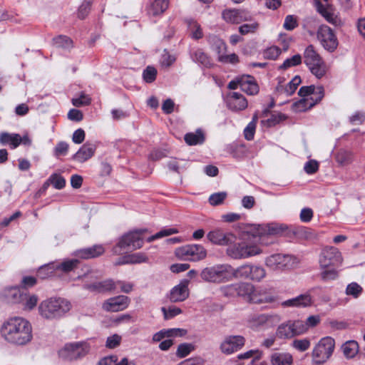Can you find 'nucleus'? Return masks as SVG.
<instances>
[{
  "mask_svg": "<svg viewBox=\"0 0 365 365\" xmlns=\"http://www.w3.org/2000/svg\"><path fill=\"white\" fill-rule=\"evenodd\" d=\"M274 301L273 296L264 290L256 289L254 287V292L251 294L249 302L255 304L269 303Z\"/></svg>",
  "mask_w": 365,
  "mask_h": 365,
  "instance_id": "28",
  "label": "nucleus"
},
{
  "mask_svg": "<svg viewBox=\"0 0 365 365\" xmlns=\"http://www.w3.org/2000/svg\"><path fill=\"white\" fill-rule=\"evenodd\" d=\"M287 323L290 326L294 337L302 335L307 332V327L304 324V321L301 319H290L287 321Z\"/></svg>",
  "mask_w": 365,
  "mask_h": 365,
  "instance_id": "35",
  "label": "nucleus"
},
{
  "mask_svg": "<svg viewBox=\"0 0 365 365\" xmlns=\"http://www.w3.org/2000/svg\"><path fill=\"white\" fill-rule=\"evenodd\" d=\"M20 135L10 134L3 133L0 135V142L1 144H10L12 148H16L19 145Z\"/></svg>",
  "mask_w": 365,
  "mask_h": 365,
  "instance_id": "38",
  "label": "nucleus"
},
{
  "mask_svg": "<svg viewBox=\"0 0 365 365\" xmlns=\"http://www.w3.org/2000/svg\"><path fill=\"white\" fill-rule=\"evenodd\" d=\"M317 11L329 23L334 25H338L340 20L332 12V9L328 5H323L320 1L316 4Z\"/></svg>",
  "mask_w": 365,
  "mask_h": 365,
  "instance_id": "25",
  "label": "nucleus"
},
{
  "mask_svg": "<svg viewBox=\"0 0 365 365\" xmlns=\"http://www.w3.org/2000/svg\"><path fill=\"white\" fill-rule=\"evenodd\" d=\"M21 302H24L25 309L31 310L36 306L38 297L36 295H27L24 294Z\"/></svg>",
  "mask_w": 365,
  "mask_h": 365,
  "instance_id": "44",
  "label": "nucleus"
},
{
  "mask_svg": "<svg viewBox=\"0 0 365 365\" xmlns=\"http://www.w3.org/2000/svg\"><path fill=\"white\" fill-rule=\"evenodd\" d=\"M261 356V352L258 349H252L247 351L243 354H240L237 356V359L240 360L247 359L250 358H254L253 360L256 361L259 359Z\"/></svg>",
  "mask_w": 365,
  "mask_h": 365,
  "instance_id": "55",
  "label": "nucleus"
},
{
  "mask_svg": "<svg viewBox=\"0 0 365 365\" xmlns=\"http://www.w3.org/2000/svg\"><path fill=\"white\" fill-rule=\"evenodd\" d=\"M221 294L226 297H237V286L236 283L230 284L222 286L220 288Z\"/></svg>",
  "mask_w": 365,
  "mask_h": 365,
  "instance_id": "47",
  "label": "nucleus"
},
{
  "mask_svg": "<svg viewBox=\"0 0 365 365\" xmlns=\"http://www.w3.org/2000/svg\"><path fill=\"white\" fill-rule=\"evenodd\" d=\"M237 297L243 298L245 300L250 302L251 294L254 292V285L249 282H237Z\"/></svg>",
  "mask_w": 365,
  "mask_h": 365,
  "instance_id": "33",
  "label": "nucleus"
},
{
  "mask_svg": "<svg viewBox=\"0 0 365 365\" xmlns=\"http://www.w3.org/2000/svg\"><path fill=\"white\" fill-rule=\"evenodd\" d=\"M341 349L346 358L352 359L359 352V344L356 341L350 340L342 345Z\"/></svg>",
  "mask_w": 365,
  "mask_h": 365,
  "instance_id": "34",
  "label": "nucleus"
},
{
  "mask_svg": "<svg viewBox=\"0 0 365 365\" xmlns=\"http://www.w3.org/2000/svg\"><path fill=\"white\" fill-rule=\"evenodd\" d=\"M261 236V230H211L207 234L212 244L228 245L227 255L236 259L260 255Z\"/></svg>",
  "mask_w": 365,
  "mask_h": 365,
  "instance_id": "1",
  "label": "nucleus"
},
{
  "mask_svg": "<svg viewBox=\"0 0 365 365\" xmlns=\"http://www.w3.org/2000/svg\"><path fill=\"white\" fill-rule=\"evenodd\" d=\"M310 340L307 338L302 339H294L292 343V346L299 351H305L310 346Z\"/></svg>",
  "mask_w": 365,
  "mask_h": 365,
  "instance_id": "46",
  "label": "nucleus"
},
{
  "mask_svg": "<svg viewBox=\"0 0 365 365\" xmlns=\"http://www.w3.org/2000/svg\"><path fill=\"white\" fill-rule=\"evenodd\" d=\"M53 43L57 47H62L64 48H71L72 46V41L67 36H59L53 38Z\"/></svg>",
  "mask_w": 365,
  "mask_h": 365,
  "instance_id": "51",
  "label": "nucleus"
},
{
  "mask_svg": "<svg viewBox=\"0 0 365 365\" xmlns=\"http://www.w3.org/2000/svg\"><path fill=\"white\" fill-rule=\"evenodd\" d=\"M298 26L297 18L293 15L286 16L284 22V28L287 31H292Z\"/></svg>",
  "mask_w": 365,
  "mask_h": 365,
  "instance_id": "57",
  "label": "nucleus"
},
{
  "mask_svg": "<svg viewBox=\"0 0 365 365\" xmlns=\"http://www.w3.org/2000/svg\"><path fill=\"white\" fill-rule=\"evenodd\" d=\"M192 60L205 67L211 65L210 59L201 49L194 51L191 56Z\"/></svg>",
  "mask_w": 365,
  "mask_h": 365,
  "instance_id": "40",
  "label": "nucleus"
},
{
  "mask_svg": "<svg viewBox=\"0 0 365 365\" xmlns=\"http://www.w3.org/2000/svg\"><path fill=\"white\" fill-rule=\"evenodd\" d=\"M195 349V346L190 343L180 344L177 349L176 355L180 358H184Z\"/></svg>",
  "mask_w": 365,
  "mask_h": 365,
  "instance_id": "43",
  "label": "nucleus"
},
{
  "mask_svg": "<svg viewBox=\"0 0 365 365\" xmlns=\"http://www.w3.org/2000/svg\"><path fill=\"white\" fill-rule=\"evenodd\" d=\"M281 52L282 50L279 47L276 46H272L264 50L263 56L264 58L269 60H275L281 54Z\"/></svg>",
  "mask_w": 365,
  "mask_h": 365,
  "instance_id": "49",
  "label": "nucleus"
},
{
  "mask_svg": "<svg viewBox=\"0 0 365 365\" xmlns=\"http://www.w3.org/2000/svg\"><path fill=\"white\" fill-rule=\"evenodd\" d=\"M281 321V317L277 314H254L249 316L247 324L253 330L262 327H272Z\"/></svg>",
  "mask_w": 365,
  "mask_h": 365,
  "instance_id": "14",
  "label": "nucleus"
},
{
  "mask_svg": "<svg viewBox=\"0 0 365 365\" xmlns=\"http://www.w3.org/2000/svg\"><path fill=\"white\" fill-rule=\"evenodd\" d=\"M96 148L93 145L86 143L73 155V158L80 163L90 159L95 153Z\"/></svg>",
  "mask_w": 365,
  "mask_h": 365,
  "instance_id": "26",
  "label": "nucleus"
},
{
  "mask_svg": "<svg viewBox=\"0 0 365 365\" xmlns=\"http://www.w3.org/2000/svg\"><path fill=\"white\" fill-rule=\"evenodd\" d=\"M91 3L90 1H84L80 6L78 11V16L81 19H85L91 9Z\"/></svg>",
  "mask_w": 365,
  "mask_h": 365,
  "instance_id": "56",
  "label": "nucleus"
},
{
  "mask_svg": "<svg viewBox=\"0 0 365 365\" xmlns=\"http://www.w3.org/2000/svg\"><path fill=\"white\" fill-rule=\"evenodd\" d=\"M68 144L66 142H59L54 148V154L56 156L65 155L68 150Z\"/></svg>",
  "mask_w": 365,
  "mask_h": 365,
  "instance_id": "63",
  "label": "nucleus"
},
{
  "mask_svg": "<svg viewBox=\"0 0 365 365\" xmlns=\"http://www.w3.org/2000/svg\"><path fill=\"white\" fill-rule=\"evenodd\" d=\"M48 181H50L51 184L58 190H61L66 185V180L61 175L54 173L52 174L49 178Z\"/></svg>",
  "mask_w": 365,
  "mask_h": 365,
  "instance_id": "45",
  "label": "nucleus"
},
{
  "mask_svg": "<svg viewBox=\"0 0 365 365\" xmlns=\"http://www.w3.org/2000/svg\"><path fill=\"white\" fill-rule=\"evenodd\" d=\"M227 196L226 192H217L211 195L209 197V202L212 205H218L221 204Z\"/></svg>",
  "mask_w": 365,
  "mask_h": 365,
  "instance_id": "58",
  "label": "nucleus"
},
{
  "mask_svg": "<svg viewBox=\"0 0 365 365\" xmlns=\"http://www.w3.org/2000/svg\"><path fill=\"white\" fill-rule=\"evenodd\" d=\"M1 336L9 343L23 346L33 338L31 323L22 317H12L6 321L0 329Z\"/></svg>",
  "mask_w": 365,
  "mask_h": 365,
  "instance_id": "2",
  "label": "nucleus"
},
{
  "mask_svg": "<svg viewBox=\"0 0 365 365\" xmlns=\"http://www.w3.org/2000/svg\"><path fill=\"white\" fill-rule=\"evenodd\" d=\"M302 59L300 54H296L291 58H287L279 68L286 70L290 67L296 66L302 63Z\"/></svg>",
  "mask_w": 365,
  "mask_h": 365,
  "instance_id": "42",
  "label": "nucleus"
},
{
  "mask_svg": "<svg viewBox=\"0 0 365 365\" xmlns=\"http://www.w3.org/2000/svg\"><path fill=\"white\" fill-rule=\"evenodd\" d=\"M349 120L352 125H361L365 121V113L363 111H356L349 116Z\"/></svg>",
  "mask_w": 365,
  "mask_h": 365,
  "instance_id": "52",
  "label": "nucleus"
},
{
  "mask_svg": "<svg viewBox=\"0 0 365 365\" xmlns=\"http://www.w3.org/2000/svg\"><path fill=\"white\" fill-rule=\"evenodd\" d=\"M168 8V0H155L148 7L147 11L150 16L162 14Z\"/></svg>",
  "mask_w": 365,
  "mask_h": 365,
  "instance_id": "31",
  "label": "nucleus"
},
{
  "mask_svg": "<svg viewBox=\"0 0 365 365\" xmlns=\"http://www.w3.org/2000/svg\"><path fill=\"white\" fill-rule=\"evenodd\" d=\"M301 82L300 76H296L284 88L282 86L277 87V90L283 91L287 96H291L294 93Z\"/></svg>",
  "mask_w": 365,
  "mask_h": 365,
  "instance_id": "39",
  "label": "nucleus"
},
{
  "mask_svg": "<svg viewBox=\"0 0 365 365\" xmlns=\"http://www.w3.org/2000/svg\"><path fill=\"white\" fill-rule=\"evenodd\" d=\"M162 312L164 314V317L165 319H170L179 314L181 313V309L178 307H169L168 309H166L165 307H162Z\"/></svg>",
  "mask_w": 365,
  "mask_h": 365,
  "instance_id": "64",
  "label": "nucleus"
},
{
  "mask_svg": "<svg viewBox=\"0 0 365 365\" xmlns=\"http://www.w3.org/2000/svg\"><path fill=\"white\" fill-rule=\"evenodd\" d=\"M351 159V154L347 151H340L336 155V161L341 165L350 163Z\"/></svg>",
  "mask_w": 365,
  "mask_h": 365,
  "instance_id": "61",
  "label": "nucleus"
},
{
  "mask_svg": "<svg viewBox=\"0 0 365 365\" xmlns=\"http://www.w3.org/2000/svg\"><path fill=\"white\" fill-rule=\"evenodd\" d=\"M267 275L265 269L257 264H245L234 268V279H245L261 282Z\"/></svg>",
  "mask_w": 365,
  "mask_h": 365,
  "instance_id": "13",
  "label": "nucleus"
},
{
  "mask_svg": "<svg viewBox=\"0 0 365 365\" xmlns=\"http://www.w3.org/2000/svg\"><path fill=\"white\" fill-rule=\"evenodd\" d=\"M121 339L120 335L115 334L107 338L106 346L109 349H114L120 345Z\"/></svg>",
  "mask_w": 365,
  "mask_h": 365,
  "instance_id": "60",
  "label": "nucleus"
},
{
  "mask_svg": "<svg viewBox=\"0 0 365 365\" xmlns=\"http://www.w3.org/2000/svg\"><path fill=\"white\" fill-rule=\"evenodd\" d=\"M222 16L225 21L232 24H240L251 19L249 12L238 9H226L223 11Z\"/></svg>",
  "mask_w": 365,
  "mask_h": 365,
  "instance_id": "21",
  "label": "nucleus"
},
{
  "mask_svg": "<svg viewBox=\"0 0 365 365\" xmlns=\"http://www.w3.org/2000/svg\"><path fill=\"white\" fill-rule=\"evenodd\" d=\"M319 166V163L317 160H310L304 164V170L307 174L312 175L318 171Z\"/></svg>",
  "mask_w": 365,
  "mask_h": 365,
  "instance_id": "59",
  "label": "nucleus"
},
{
  "mask_svg": "<svg viewBox=\"0 0 365 365\" xmlns=\"http://www.w3.org/2000/svg\"><path fill=\"white\" fill-rule=\"evenodd\" d=\"M90 349L91 346L86 341L67 343L58 351V355L66 361H77L85 357Z\"/></svg>",
  "mask_w": 365,
  "mask_h": 365,
  "instance_id": "10",
  "label": "nucleus"
},
{
  "mask_svg": "<svg viewBox=\"0 0 365 365\" xmlns=\"http://www.w3.org/2000/svg\"><path fill=\"white\" fill-rule=\"evenodd\" d=\"M175 255L180 259L199 261L205 258L207 252L201 245H189L177 248Z\"/></svg>",
  "mask_w": 365,
  "mask_h": 365,
  "instance_id": "15",
  "label": "nucleus"
},
{
  "mask_svg": "<svg viewBox=\"0 0 365 365\" xmlns=\"http://www.w3.org/2000/svg\"><path fill=\"white\" fill-rule=\"evenodd\" d=\"M227 106L232 111L245 110L247 107V101L245 96L237 92L229 93L225 98Z\"/></svg>",
  "mask_w": 365,
  "mask_h": 365,
  "instance_id": "19",
  "label": "nucleus"
},
{
  "mask_svg": "<svg viewBox=\"0 0 365 365\" xmlns=\"http://www.w3.org/2000/svg\"><path fill=\"white\" fill-rule=\"evenodd\" d=\"M245 344V339L241 335L226 336L220 345L222 353L230 355L240 350Z\"/></svg>",
  "mask_w": 365,
  "mask_h": 365,
  "instance_id": "16",
  "label": "nucleus"
},
{
  "mask_svg": "<svg viewBox=\"0 0 365 365\" xmlns=\"http://www.w3.org/2000/svg\"><path fill=\"white\" fill-rule=\"evenodd\" d=\"M298 94L302 97V99L296 102L293 107L297 112H302L310 109L321 101L324 96V90L322 86H302L300 88Z\"/></svg>",
  "mask_w": 365,
  "mask_h": 365,
  "instance_id": "6",
  "label": "nucleus"
},
{
  "mask_svg": "<svg viewBox=\"0 0 365 365\" xmlns=\"http://www.w3.org/2000/svg\"><path fill=\"white\" fill-rule=\"evenodd\" d=\"M259 24L257 22L245 24L239 27V32L242 35L254 33L258 29Z\"/></svg>",
  "mask_w": 365,
  "mask_h": 365,
  "instance_id": "53",
  "label": "nucleus"
},
{
  "mask_svg": "<svg viewBox=\"0 0 365 365\" xmlns=\"http://www.w3.org/2000/svg\"><path fill=\"white\" fill-rule=\"evenodd\" d=\"M129 304V299L126 296L120 295L106 300L103 304V309L107 312H119L126 309Z\"/></svg>",
  "mask_w": 365,
  "mask_h": 365,
  "instance_id": "20",
  "label": "nucleus"
},
{
  "mask_svg": "<svg viewBox=\"0 0 365 365\" xmlns=\"http://www.w3.org/2000/svg\"><path fill=\"white\" fill-rule=\"evenodd\" d=\"M255 120L252 119L251 122L247 125V127L244 130L245 138L247 140H251L254 138L255 132Z\"/></svg>",
  "mask_w": 365,
  "mask_h": 365,
  "instance_id": "62",
  "label": "nucleus"
},
{
  "mask_svg": "<svg viewBox=\"0 0 365 365\" xmlns=\"http://www.w3.org/2000/svg\"><path fill=\"white\" fill-rule=\"evenodd\" d=\"M3 297L9 303H19L21 302L24 294L17 287H10L4 291Z\"/></svg>",
  "mask_w": 365,
  "mask_h": 365,
  "instance_id": "32",
  "label": "nucleus"
},
{
  "mask_svg": "<svg viewBox=\"0 0 365 365\" xmlns=\"http://www.w3.org/2000/svg\"><path fill=\"white\" fill-rule=\"evenodd\" d=\"M200 277L207 282L225 283L234 279V267L227 264L207 267L202 270Z\"/></svg>",
  "mask_w": 365,
  "mask_h": 365,
  "instance_id": "7",
  "label": "nucleus"
},
{
  "mask_svg": "<svg viewBox=\"0 0 365 365\" xmlns=\"http://www.w3.org/2000/svg\"><path fill=\"white\" fill-rule=\"evenodd\" d=\"M299 263L298 259L291 255L275 253L267 257L264 264L274 271H285L294 268Z\"/></svg>",
  "mask_w": 365,
  "mask_h": 365,
  "instance_id": "9",
  "label": "nucleus"
},
{
  "mask_svg": "<svg viewBox=\"0 0 365 365\" xmlns=\"http://www.w3.org/2000/svg\"><path fill=\"white\" fill-rule=\"evenodd\" d=\"M187 24L192 38L195 39H200L202 37V29L200 24L197 21L194 20H190L188 21Z\"/></svg>",
  "mask_w": 365,
  "mask_h": 365,
  "instance_id": "41",
  "label": "nucleus"
},
{
  "mask_svg": "<svg viewBox=\"0 0 365 365\" xmlns=\"http://www.w3.org/2000/svg\"><path fill=\"white\" fill-rule=\"evenodd\" d=\"M270 361L272 365H292L293 356L288 352H275L271 355Z\"/></svg>",
  "mask_w": 365,
  "mask_h": 365,
  "instance_id": "30",
  "label": "nucleus"
},
{
  "mask_svg": "<svg viewBox=\"0 0 365 365\" xmlns=\"http://www.w3.org/2000/svg\"><path fill=\"white\" fill-rule=\"evenodd\" d=\"M105 249L102 245H94L91 247L81 249L75 252L74 255L81 259H88L102 255Z\"/></svg>",
  "mask_w": 365,
  "mask_h": 365,
  "instance_id": "22",
  "label": "nucleus"
},
{
  "mask_svg": "<svg viewBox=\"0 0 365 365\" xmlns=\"http://www.w3.org/2000/svg\"><path fill=\"white\" fill-rule=\"evenodd\" d=\"M262 245L275 243L279 237H286L289 241L314 240L317 235L312 230H261Z\"/></svg>",
  "mask_w": 365,
  "mask_h": 365,
  "instance_id": "4",
  "label": "nucleus"
},
{
  "mask_svg": "<svg viewBox=\"0 0 365 365\" xmlns=\"http://www.w3.org/2000/svg\"><path fill=\"white\" fill-rule=\"evenodd\" d=\"M241 90L248 95H256L259 92V86L251 76H241Z\"/></svg>",
  "mask_w": 365,
  "mask_h": 365,
  "instance_id": "24",
  "label": "nucleus"
},
{
  "mask_svg": "<svg viewBox=\"0 0 365 365\" xmlns=\"http://www.w3.org/2000/svg\"><path fill=\"white\" fill-rule=\"evenodd\" d=\"M304 63L317 78L324 76L327 71L324 62L312 45L308 46L304 52Z\"/></svg>",
  "mask_w": 365,
  "mask_h": 365,
  "instance_id": "11",
  "label": "nucleus"
},
{
  "mask_svg": "<svg viewBox=\"0 0 365 365\" xmlns=\"http://www.w3.org/2000/svg\"><path fill=\"white\" fill-rule=\"evenodd\" d=\"M189 295L187 286L180 283L174 287L170 294V300L172 302H180L185 300Z\"/></svg>",
  "mask_w": 365,
  "mask_h": 365,
  "instance_id": "23",
  "label": "nucleus"
},
{
  "mask_svg": "<svg viewBox=\"0 0 365 365\" xmlns=\"http://www.w3.org/2000/svg\"><path fill=\"white\" fill-rule=\"evenodd\" d=\"M342 261L341 254L336 247H325L322 248L319 257L322 279L331 281L337 279L339 272L336 268L341 264Z\"/></svg>",
  "mask_w": 365,
  "mask_h": 365,
  "instance_id": "3",
  "label": "nucleus"
},
{
  "mask_svg": "<svg viewBox=\"0 0 365 365\" xmlns=\"http://www.w3.org/2000/svg\"><path fill=\"white\" fill-rule=\"evenodd\" d=\"M128 255L130 264H139L143 262H147L148 260V257L142 252H138Z\"/></svg>",
  "mask_w": 365,
  "mask_h": 365,
  "instance_id": "54",
  "label": "nucleus"
},
{
  "mask_svg": "<svg viewBox=\"0 0 365 365\" xmlns=\"http://www.w3.org/2000/svg\"><path fill=\"white\" fill-rule=\"evenodd\" d=\"M185 141L189 145L202 144L205 140V136L202 130H197L195 133H187L184 137Z\"/></svg>",
  "mask_w": 365,
  "mask_h": 365,
  "instance_id": "36",
  "label": "nucleus"
},
{
  "mask_svg": "<svg viewBox=\"0 0 365 365\" xmlns=\"http://www.w3.org/2000/svg\"><path fill=\"white\" fill-rule=\"evenodd\" d=\"M363 291L362 287L356 282H351L348 284L346 289V294L351 295L354 298L356 299L359 297Z\"/></svg>",
  "mask_w": 365,
  "mask_h": 365,
  "instance_id": "48",
  "label": "nucleus"
},
{
  "mask_svg": "<svg viewBox=\"0 0 365 365\" xmlns=\"http://www.w3.org/2000/svg\"><path fill=\"white\" fill-rule=\"evenodd\" d=\"M312 304L309 294H301L295 298L287 300L282 303L284 307H306Z\"/></svg>",
  "mask_w": 365,
  "mask_h": 365,
  "instance_id": "29",
  "label": "nucleus"
},
{
  "mask_svg": "<svg viewBox=\"0 0 365 365\" xmlns=\"http://www.w3.org/2000/svg\"><path fill=\"white\" fill-rule=\"evenodd\" d=\"M142 235L143 230H135L128 232L121 237L117 245L113 247L112 250L113 255H120L140 248L143 244Z\"/></svg>",
  "mask_w": 365,
  "mask_h": 365,
  "instance_id": "8",
  "label": "nucleus"
},
{
  "mask_svg": "<svg viewBox=\"0 0 365 365\" xmlns=\"http://www.w3.org/2000/svg\"><path fill=\"white\" fill-rule=\"evenodd\" d=\"M72 308L71 303L61 297H51L43 300L38 305L40 316L44 319H59L64 317Z\"/></svg>",
  "mask_w": 365,
  "mask_h": 365,
  "instance_id": "5",
  "label": "nucleus"
},
{
  "mask_svg": "<svg viewBox=\"0 0 365 365\" xmlns=\"http://www.w3.org/2000/svg\"><path fill=\"white\" fill-rule=\"evenodd\" d=\"M79 264V260L77 259H66L61 263H59L56 265L54 264H48L47 266L41 267L38 270V275L41 277H45L46 276L43 274V272L48 271V274H52L53 271L51 270L52 269H59L63 271V272H69L73 270L77 267Z\"/></svg>",
  "mask_w": 365,
  "mask_h": 365,
  "instance_id": "18",
  "label": "nucleus"
},
{
  "mask_svg": "<svg viewBox=\"0 0 365 365\" xmlns=\"http://www.w3.org/2000/svg\"><path fill=\"white\" fill-rule=\"evenodd\" d=\"M335 346V341L331 336H325L319 340L312 350V361L315 364L325 363L331 356Z\"/></svg>",
  "mask_w": 365,
  "mask_h": 365,
  "instance_id": "12",
  "label": "nucleus"
},
{
  "mask_svg": "<svg viewBox=\"0 0 365 365\" xmlns=\"http://www.w3.org/2000/svg\"><path fill=\"white\" fill-rule=\"evenodd\" d=\"M275 336L280 339H289L294 338L290 329V326H289L287 321L278 326L275 332Z\"/></svg>",
  "mask_w": 365,
  "mask_h": 365,
  "instance_id": "37",
  "label": "nucleus"
},
{
  "mask_svg": "<svg viewBox=\"0 0 365 365\" xmlns=\"http://www.w3.org/2000/svg\"><path fill=\"white\" fill-rule=\"evenodd\" d=\"M157 76V70L153 66H147L143 71V78L146 83H153Z\"/></svg>",
  "mask_w": 365,
  "mask_h": 365,
  "instance_id": "50",
  "label": "nucleus"
},
{
  "mask_svg": "<svg viewBox=\"0 0 365 365\" xmlns=\"http://www.w3.org/2000/svg\"><path fill=\"white\" fill-rule=\"evenodd\" d=\"M317 36L326 50L333 51L336 48L338 45L337 38L329 26H321L318 30Z\"/></svg>",
  "mask_w": 365,
  "mask_h": 365,
  "instance_id": "17",
  "label": "nucleus"
},
{
  "mask_svg": "<svg viewBox=\"0 0 365 365\" xmlns=\"http://www.w3.org/2000/svg\"><path fill=\"white\" fill-rule=\"evenodd\" d=\"M85 288L91 292H104L115 288V283L112 279L95 282L85 285Z\"/></svg>",
  "mask_w": 365,
  "mask_h": 365,
  "instance_id": "27",
  "label": "nucleus"
}]
</instances>
